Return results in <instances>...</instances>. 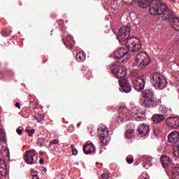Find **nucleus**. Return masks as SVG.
Segmentation results:
<instances>
[{
	"instance_id": "f257e3e1",
	"label": "nucleus",
	"mask_w": 179,
	"mask_h": 179,
	"mask_svg": "<svg viewBox=\"0 0 179 179\" xmlns=\"http://www.w3.org/2000/svg\"><path fill=\"white\" fill-rule=\"evenodd\" d=\"M131 29L127 26H122L120 28L117 34V40L120 43L126 41V47L129 51L134 52L139 51L142 48V45L139 39L136 38H129Z\"/></svg>"
},
{
	"instance_id": "f03ea898",
	"label": "nucleus",
	"mask_w": 179,
	"mask_h": 179,
	"mask_svg": "<svg viewBox=\"0 0 179 179\" xmlns=\"http://www.w3.org/2000/svg\"><path fill=\"white\" fill-rule=\"evenodd\" d=\"M140 8L145 9L149 6L150 15H162L163 10L166 9V3H162L160 0H140Z\"/></svg>"
},
{
	"instance_id": "7ed1b4c3",
	"label": "nucleus",
	"mask_w": 179,
	"mask_h": 179,
	"mask_svg": "<svg viewBox=\"0 0 179 179\" xmlns=\"http://www.w3.org/2000/svg\"><path fill=\"white\" fill-rule=\"evenodd\" d=\"M150 82L157 90H163L167 87V79L159 73L150 76Z\"/></svg>"
},
{
	"instance_id": "20e7f679",
	"label": "nucleus",
	"mask_w": 179,
	"mask_h": 179,
	"mask_svg": "<svg viewBox=\"0 0 179 179\" xmlns=\"http://www.w3.org/2000/svg\"><path fill=\"white\" fill-rule=\"evenodd\" d=\"M149 64H150V57H149L148 53L141 52L136 55L135 66L138 69H145L146 66H148Z\"/></svg>"
},
{
	"instance_id": "39448f33",
	"label": "nucleus",
	"mask_w": 179,
	"mask_h": 179,
	"mask_svg": "<svg viewBox=\"0 0 179 179\" xmlns=\"http://www.w3.org/2000/svg\"><path fill=\"white\" fill-rule=\"evenodd\" d=\"M129 53L125 48H120L113 54L114 59H117L120 63L127 62L128 61Z\"/></svg>"
},
{
	"instance_id": "423d86ee",
	"label": "nucleus",
	"mask_w": 179,
	"mask_h": 179,
	"mask_svg": "<svg viewBox=\"0 0 179 179\" xmlns=\"http://www.w3.org/2000/svg\"><path fill=\"white\" fill-rule=\"evenodd\" d=\"M98 131L100 135V141L103 146H107L110 143V131H108V128L101 127Z\"/></svg>"
},
{
	"instance_id": "0eeeda50",
	"label": "nucleus",
	"mask_w": 179,
	"mask_h": 179,
	"mask_svg": "<svg viewBox=\"0 0 179 179\" xmlns=\"http://www.w3.org/2000/svg\"><path fill=\"white\" fill-rule=\"evenodd\" d=\"M110 69L117 78H125L127 76V69L121 67L117 64H112Z\"/></svg>"
},
{
	"instance_id": "6e6552de",
	"label": "nucleus",
	"mask_w": 179,
	"mask_h": 179,
	"mask_svg": "<svg viewBox=\"0 0 179 179\" xmlns=\"http://www.w3.org/2000/svg\"><path fill=\"white\" fill-rule=\"evenodd\" d=\"M165 6L166 8L162 10V13L161 14L162 15V19L163 20H168V22L171 23L172 20L176 17V13H174L173 10L169 8L167 4H165Z\"/></svg>"
},
{
	"instance_id": "1a4fd4ad",
	"label": "nucleus",
	"mask_w": 179,
	"mask_h": 179,
	"mask_svg": "<svg viewBox=\"0 0 179 179\" xmlns=\"http://www.w3.org/2000/svg\"><path fill=\"white\" fill-rule=\"evenodd\" d=\"M145 79L143 77H137L132 80L134 88L137 92H142L145 89Z\"/></svg>"
},
{
	"instance_id": "9d476101",
	"label": "nucleus",
	"mask_w": 179,
	"mask_h": 179,
	"mask_svg": "<svg viewBox=\"0 0 179 179\" xmlns=\"http://www.w3.org/2000/svg\"><path fill=\"white\" fill-rule=\"evenodd\" d=\"M166 124L171 129H177L179 128V117H169L165 120Z\"/></svg>"
},
{
	"instance_id": "9b49d317",
	"label": "nucleus",
	"mask_w": 179,
	"mask_h": 179,
	"mask_svg": "<svg viewBox=\"0 0 179 179\" xmlns=\"http://www.w3.org/2000/svg\"><path fill=\"white\" fill-rule=\"evenodd\" d=\"M119 85L120 86V92H124V93H129L131 92V85L128 82L127 78H120Z\"/></svg>"
},
{
	"instance_id": "f8f14e48",
	"label": "nucleus",
	"mask_w": 179,
	"mask_h": 179,
	"mask_svg": "<svg viewBox=\"0 0 179 179\" xmlns=\"http://www.w3.org/2000/svg\"><path fill=\"white\" fill-rule=\"evenodd\" d=\"M36 155V150L31 149L25 152L24 159L27 164H33L34 163V155Z\"/></svg>"
},
{
	"instance_id": "ddd939ff",
	"label": "nucleus",
	"mask_w": 179,
	"mask_h": 179,
	"mask_svg": "<svg viewBox=\"0 0 179 179\" xmlns=\"http://www.w3.org/2000/svg\"><path fill=\"white\" fill-rule=\"evenodd\" d=\"M83 150L85 155H90L96 152V147H94V144L91 141H87L83 146Z\"/></svg>"
},
{
	"instance_id": "4468645a",
	"label": "nucleus",
	"mask_w": 179,
	"mask_h": 179,
	"mask_svg": "<svg viewBox=\"0 0 179 179\" xmlns=\"http://www.w3.org/2000/svg\"><path fill=\"white\" fill-rule=\"evenodd\" d=\"M137 131L141 136H146L150 132V129L149 125L143 123L138 125Z\"/></svg>"
},
{
	"instance_id": "2eb2a0df",
	"label": "nucleus",
	"mask_w": 179,
	"mask_h": 179,
	"mask_svg": "<svg viewBox=\"0 0 179 179\" xmlns=\"http://www.w3.org/2000/svg\"><path fill=\"white\" fill-rule=\"evenodd\" d=\"M168 141L170 143H176V145H179V133L177 131H173L171 132L168 136Z\"/></svg>"
},
{
	"instance_id": "dca6fc26",
	"label": "nucleus",
	"mask_w": 179,
	"mask_h": 179,
	"mask_svg": "<svg viewBox=\"0 0 179 179\" xmlns=\"http://www.w3.org/2000/svg\"><path fill=\"white\" fill-rule=\"evenodd\" d=\"M143 101L144 107H147L148 108H153L157 106V101L155 100L154 97L150 98L149 99L147 100H143Z\"/></svg>"
},
{
	"instance_id": "f3484780",
	"label": "nucleus",
	"mask_w": 179,
	"mask_h": 179,
	"mask_svg": "<svg viewBox=\"0 0 179 179\" xmlns=\"http://www.w3.org/2000/svg\"><path fill=\"white\" fill-rule=\"evenodd\" d=\"M119 112L120 113V116H118L117 122H123L124 117H127V113H128V109L125 106H120L119 109Z\"/></svg>"
},
{
	"instance_id": "a211bd4d",
	"label": "nucleus",
	"mask_w": 179,
	"mask_h": 179,
	"mask_svg": "<svg viewBox=\"0 0 179 179\" xmlns=\"http://www.w3.org/2000/svg\"><path fill=\"white\" fill-rule=\"evenodd\" d=\"M8 173V165L5 159L0 158V176H5Z\"/></svg>"
},
{
	"instance_id": "6ab92c4d",
	"label": "nucleus",
	"mask_w": 179,
	"mask_h": 179,
	"mask_svg": "<svg viewBox=\"0 0 179 179\" xmlns=\"http://www.w3.org/2000/svg\"><path fill=\"white\" fill-rule=\"evenodd\" d=\"M166 115L163 113L162 114H155L152 115V121L155 124H160V122H163L166 120Z\"/></svg>"
},
{
	"instance_id": "aec40b11",
	"label": "nucleus",
	"mask_w": 179,
	"mask_h": 179,
	"mask_svg": "<svg viewBox=\"0 0 179 179\" xmlns=\"http://www.w3.org/2000/svg\"><path fill=\"white\" fill-rule=\"evenodd\" d=\"M160 161L164 169H167V167H169V164L171 163V159L166 155H162Z\"/></svg>"
},
{
	"instance_id": "412c9836",
	"label": "nucleus",
	"mask_w": 179,
	"mask_h": 179,
	"mask_svg": "<svg viewBox=\"0 0 179 179\" xmlns=\"http://www.w3.org/2000/svg\"><path fill=\"white\" fill-rule=\"evenodd\" d=\"M64 45L68 48L69 50H71L72 47H75V41H73V38L71 35H69L66 38V41L64 42Z\"/></svg>"
},
{
	"instance_id": "4be33fe9",
	"label": "nucleus",
	"mask_w": 179,
	"mask_h": 179,
	"mask_svg": "<svg viewBox=\"0 0 179 179\" xmlns=\"http://www.w3.org/2000/svg\"><path fill=\"white\" fill-rule=\"evenodd\" d=\"M143 94V101L149 100V99L153 98V91L152 89L145 90L142 92Z\"/></svg>"
},
{
	"instance_id": "5701e85b",
	"label": "nucleus",
	"mask_w": 179,
	"mask_h": 179,
	"mask_svg": "<svg viewBox=\"0 0 179 179\" xmlns=\"http://www.w3.org/2000/svg\"><path fill=\"white\" fill-rule=\"evenodd\" d=\"M130 113V114L133 115V117H135V118H142V117H143V113H142L138 108H132Z\"/></svg>"
},
{
	"instance_id": "b1692460",
	"label": "nucleus",
	"mask_w": 179,
	"mask_h": 179,
	"mask_svg": "<svg viewBox=\"0 0 179 179\" xmlns=\"http://www.w3.org/2000/svg\"><path fill=\"white\" fill-rule=\"evenodd\" d=\"M159 113H162V114H164V115H169V114H170V113H171V109L167 108V106H166V105H161L159 106Z\"/></svg>"
},
{
	"instance_id": "393cba45",
	"label": "nucleus",
	"mask_w": 179,
	"mask_h": 179,
	"mask_svg": "<svg viewBox=\"0 0 179 179\" xmlns=\"http://www.w3.org/2000/svg\"><path fill=\"white\" fill-rule=\"evenodd\" d=\"M171 26L176 30V31H179V17H175V19H173L171 22Z\"/></svg>"
},
{
	"instance_id": "a878e982",
	"label": "nucleus",
	"mask_w": 179,
	"mask_h": 179,
	"mask_svg": "<svg viewBox=\"0 0 179 179\" xmlns=\"http://www.w3.org/2000/svg\"><path fill=\"white\" fill-rule=\"evenodd\" d=\"M76 59L78 62H83L86 59V54L85 52H79L76 56Z\"/></svg>"
},
{
	"instance_id": "bb28decb",
	"label": "nucleus",
	"mask_w": 179,
	"mask_h": 179,
	"mask_svg": "<svg viewBox=\"0 0 179 179\" xmlns=\"http://www.w3.org/2000/svg\"><path fill=\"white\" fill-rule=\"evenodd\" d=\"M172 179H179V167H175L172 169Z\"/></svg>"
},
{
	"instance_id": "cd10ccee",
	"label": "nucleus",
	"mask_w": 179,
	"mask_h": 179,
	"mask_svg": "<svg viewBox=\"0 0 179 179\" xmlns=\"http://www.w3.org/2000/svg\"><path fill=\"white\" fill-rule=\"evenodd\" d=\"M134 129H127V131L125 133V136L127 138V139H131L134 136Z\"/></svg>"
},
{
	"instance_id": "c85d7f7f",
	"label": "nucleus",
	"mask_w": 179,
	"mask_h": 179,
	"mask_svg": "<svg viewBox=\"0 0 179 179\" xmlns=\"http://www.w3.org/2000/svg\"><path fill=\"white\" fill-rule=\"evenodd\" d=\"M144 162L146 163V164H143V166L145 167L146 169H148L146 167V166H148H148H150V164L152 163V157H145Z\"/></svg>"
},
{
	"instance_id": "c756f323",
	"label": "nucleus",
	"mask_w": 179,
	"mask_h": 179,
	"mask_svg": "<svg viewBox=\"0 0 179 179\" xmlns=\"http://www.w3.org/2000/svg\"><path fill=\"white\" fill-rule=\"evenodd\" d=\"M10 33H12V31H9V29L8 28L1 31V35L3 36V37H9V36H10Z\"/></svg>"
},
{
	"instance_id": "7c9ffc66",
	"label": "nucleus",
	"mask_w": 179,
	"mask_h": 179,
	"mask_svg": "<svg viewBox=\"0 0 179 179\" xmlns=\"http://www.w3.org/2000/svg\"><path fill=\"white\" fill-rule=\"evenodd\" d=\"M34 120H36L38 122H40V124H43V120H44V115H38L34 116Z\"/></svg>"
},
{
	"instance_id": "2f4dec72",
	"label": "nucleus",
	"mask_w": 179,
	"mask_h": 179,
	"mask_svg": "<svg viewBox=\"0 0 179 179\" xmlns=\"http://www.w3.org/2000/svg\"><path fill=\"white\" fill-rule=\"evenodd\" d=\"M154 134L155 136H159V135H162V130L160 127H157L154 129Z\"/></svg>"
},
{
	"instance_id": "473e14b6",
	"label": "nucleus",
	"mask_w": 179,
	"mask_h": 179,
	"mask_svg": "<svg viewBox=\"0 0 179 179\" xmlns=\"http://www.w3.org/2000/svg\"><path fill=\"white\" fill-rule=\"evenodd\" d=\"M71 148L72 150V154L73 155V156H76V155H78V150L76 149V148H75L74 145H71Z\"/></svg>"
},
{
	"instance_id": "72a5a7b5",
	"label": "nucleus",
	"mask_w": 179,
	"mask_h": 179,
	"mask_svg": "<svg viewBox=\"0 0 179 179\" xmlns=\"http://www.w3.org/2000/svg\"><path fill=\"white\" fill-rule=\"evenodd\" d=\"M26 132L28 133V136L31 137L33 136V134H34V132H36V130L34 129H32L31 130H29L26 129Z\"/></svg>"
},
{
	"instance_id": "f704fd0d",
	"label": "nucleus",
	"mask_w": 179,
	"mask_h": 179,
	"mask_svg": "<svg viewBox=\"0 0 179 179\" xmlns=\"http://www.w3.org/2000/svg\"><path fill=\"white\" fill-rule=\"evenodd\" d=\"M126 161L129 164H132V163H134V158L131 157V158H129V157H127L126 158Z\"/></svg>"
},
{
	"instance_id": "c9c22d12",
	"label": "nucleus",
	"mask_w": 179,
	"mask_h": 179,
	"mask_svg": "<svg viewBox=\"0 0 179 179\" xmlns=\"http://www.w3.org/2000/svg\"><path fill=\"white\" fill-rule=\"evenodd\" d=\"M59 143V141L58 140H52V141H50V145L52 146V145H58Z\"/></svg>"
},
{
	"instance_id": "e433bc0d",
	"label": "nucleus",
	"mask_w": 179,
	"mask_h": 179,
	"mask_svg": "<svg viewBox=\"0 0 179 179\" xmlns=\"http://www.w3.org/2000/svg\"><path fill=\"white\" fill-rule=\"evenodd\" d=\"M101 177L103 179H108L110 178V175H108L107 173H102Z\"/></svg>"
},
{
	"instance_id": "4c0bfd02",
	"label": "nucleus",
	"mask_w": 179,
	"mask_h": 179,
	"mask_svg": "<svg viewBox=\"0 0 179 179\" xmlns=\"http://www.w3.org/2000/svg\"><path fill=\"white\" fill-rule=\"evenodd\" d=\"M16 132L17 135H22V134H23V129L17 128Z\"/></svg>"
},
{
	"instance_id": "58836bf2",
	"label": "nucleus",
	"mask_w": 179,
	"mask_h": 179,
	"mask_svg": "<svg viewBox=\"0 0 179 179\" xmlns=\"http://www.w3.org/2000/svg\"><path fill=\"white\" fill-rule=\"evenodd\" d=\"M15 107H16L17 108H19V110H20V103L16 102V103H15Z\"/></svg>"
},
{
	"instance_id": "ea45409f",
	"label": "nucleus",
	"mask_w": 179,
	"mask_h": 179,
	"mask_svg": "<svg viewBox=\"0 0 179 179\" xmlns=\"http://www.w3.org/2000/svg\"><path fill=\"white\" fill-rule=\"evenodd\" d=\"M32 179H38V176L37 175H33V173H31Z\"/></svg>"
},
{
	"instance_id": "a19ab883",
	"label": "nucleus",
	"mask_w": 179,
	"mask_h": 179,
	"mask_svg": "<svg viewBox=\"0 0 179 179\" xmlns=\"http://www.w3.org/2000/svg\"><path fill=\"white\" fill-rule=\"evenodd\" d=\"M39 163H40V164H44V159H41L39 160Z\"/></svg>"
},
{
	"instance_id": "79ce46f5",
	"label": "nucleus",
	"mask_w": 179,
	"mask_h": 179,
	"mask_svg": "<svg viewBox=\"0 0 179 179\" xmlns=\"http://www.w3.org/2000/svg\"><path fill=\"white\" fill-rule=\"evenodd\" d=\"M31 173H33V176H37V171H32Z\"/></svg>"
},
{
	"instance_id": "37998d69",
	"label": "nucleus",
	"mask_w": 179,
	"mask_h": 179,
	"mask_svg": "<svg viewBox=\"0 0 179 179\" xmlns=\"http://www.w3.org/2000/svg\"><path fill=\"white\" fill-rule=\"evenodd\" d=\"M0 136H2V130L0 129Z\"/></svg>"
},
{
	"instance_id": "c03bdc74",
	"label": "nucleus",
	"mask_w": 179,
	"mask_h": 179,
	"mask_svg": "<svg viewBox=\"0 0 179 179\" xmlns=\"http://www.w3.org/2000/svg\"><path fill=\"white\" fill-rule=\"evenodd\" d=\"M80 124H81V122H78L77 124V127H80Z\"/></svg>"
},
{
	"instance_id": "a18cd8bd",
	"label": "nucleus",
	"mask_w": 179,
	"mask_h": 179,
	"mask_svg": "<svg viewBox=\"0 0 179 179\" xmlns=\"http://www.w3.org/2000/svg\"><path fill=\"white\" fill-rule=\"evenodd\" d=\"M91 72L90 71H87V75H90Z\"/></svg>"
},
{
	"instance_id": "49530a36",
	"label": "nucleus",
	"mask_w": 179,
	"mask_h": 179,
	"mask_svg": "<svg viewBox=\"0 0 179 179\" xmlns=\"http://www.w3.org/2000/svg\"><path fill=\"white\" fill-rule=\"evenodd\" d=\"M138 6H139V2L141 1V0H138Z\"/></svg>"
},
{
	"instance_id": "de8ad7c7",
	"label": "nucleus",
	"mask_w": 179,
	"mask_h": 179,
	"mask_svg": "<svg viewBox=\"0 0 179 179\" xmlns=\"http://www.w3.org/2000/svg\"><path fill=\"white\" fill-rule=\"evenodd\" d=\"M173 1V2H176V0H172Z\"/></svg>"
},
{
	"instance_id": "09e8293b",
	"label": "nucleus",
	"mask_w": 179,
	"mask_h": 179,
	"mask_svg": "<svg viewBox=\"0 0 179 179\" xmlns=\"http://www.w3.org/2000/svg\"><path fill=\"white\" fill-rule=\"evenodd\" d=\"M42 141H44V138H41Z\"/></svg>"
},
{
	"instance_id": "8fccbe9b",
	"label": "nucleus",
	"mask_w": 179,
	"mask_h": 179,
	"mask_svg": "<svg viewBox=\"0 0 179 179\" xmlns=\"http://www.w3.org/2000/svg\"><path fill=\"white\" fill-rule=\"evenodd\" d=\"M87 79H90V78H88Z\"/></svg>"
}]
</instances>
